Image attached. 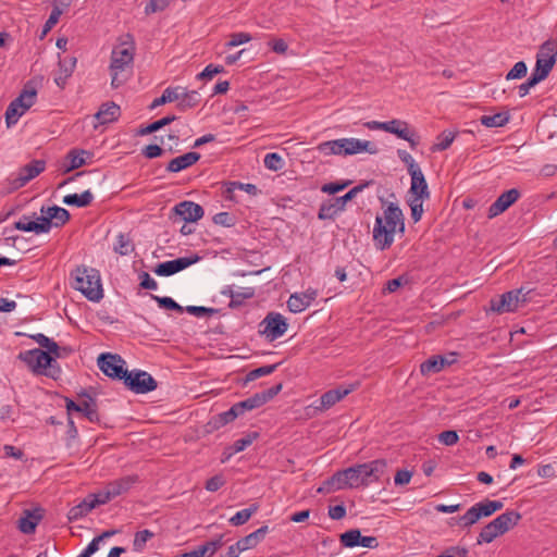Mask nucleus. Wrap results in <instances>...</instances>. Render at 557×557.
<instances>
[{"instance_id":"nucleus-37","label":"nucleus","mask_w":557,"mask_h":557,"mask_svg":"<svg viewBox=\"0 0 557 557\" xmlns=\"http://www.w3.org/2000/svg\"><path fill=\"white\" fill-rule=\"evenodd\" d=\"M509 119L508 112H498L493 115L481 116L480 122L485 127H502L509 122Z\"/></svg>"},{"instance_id":"nucleus-28","label":"nucleus","mask_w":557,"mask_h":557,"mask_svg":"<svg viewBox=\"0 0 557 557\" xmlns=\"http://www.w3.org/2000/svg\"><path fill=\"white\" fill-rule=\"evenodd\" d=\"M120 115V107L114 102H107L100 107L95 114L99 124H107L115 121Z\"/></svg>"},{"instance_id":"nucleus-42","label":"nucleus","mask_w":557,"mask_h":557,"mask_svg":"<svg viewBox=\"0 0 557 557\" xmlns=\"http://www.w3.org/2000/svg\"><path fill=\"white\" fill-rule=\"evenodd\" d=\"M262 405H264V398H260L259 396H257V394H255L253 396L243 401H239L234 406L238 411L239 416H242L244 414L245 411L256 409L258 407H261Z\"/></svg>"},{"instance_id":"nucleus-25","label":"nucleus","mask_w":557,"mask_h":557,"mask_svg":"<svg viewBox=\"0 0 557 557\" xmlns=\"http://www.w3.org/2000/svg\"><path fill=\"white\" fill-rule=\"evenodd\" d=\"M200 159V153L198 152H187L183 156L176 157L172 159L166 166L169 172L177 173L183 171L191 165H194Z\"/></svg>"},{"instance_id":"nucleus-43","label":"nucleus","mask_w":557,"mask_h":557,"mask_svg":"<svg viewBox=\"0 0 557 557\" xmlns=\"http://www.w3.org/2000/svg\"><path fill=\"white\" fill-rule=\"evenodd\" d=\"M256 437H257V434L255 433L252 435H247L245 437H242V438L235 441L234 444L232 445V447L230 448V451L227 454L224 453L225 457L223 458L222 461L227 460L234 454L245 450L248 446H250L252 444V442Z\"/></svg>"},{"instance_id":"nucleus-64","label":"nucleus","mask_w":557,"mask_h":557,"mask_svg":"<svg viewBox=\"0 0 557 557\" xmlns=\"http://www.w3.org/2000/svg\"><path fill=\"white\" fill-rule=\"evenodd\" d=\"M458 440L459 436L457 432L451 430L444 431L438 435V441L446 446L455 445L458 442Z\"/></svg>"},{"instance_id":"nucleus-36","label":"nucleus","mask_w":557,"mask_h":557,"mask_svg":"<svg viewBox=\"0 0 557 557\" xmlns=\"http://www.w3.org/2000/svg\"><path fill=\"white\" fill-rule=\"evenodd\" d=\"M398 157L408 165V171L411 176L412 191L418 189V168H416L414 159L406 150H398Z\"/></svg>"},{"instance_id":"nucleus-16","label":"nucleus","mask_w":557,"mask_h":557,"mask_svg":"<svg viewBox=\"0 0 557 557\" xmlns=\"http://www.w3.org/2000/svg\"><path fill=\"white\" fill-rule=\"evenodd\" d=\"M522 289L510 290L503 294L498 299L491 300V309L497 313L513 312L519 308L520 302L525 301L521 298Z\"/></svg>"},{"instance_id":"nucleus-41","label":"nucleus","mask_w":557,"mask_h":557,"mask_svg":"<svg viewBox=\"0 0 557 557\" xmlns=\"http://www.w3.org/2000/svg\"><path fill=\"white\" fill-rule=\"evenodd\" d=\"M255 296V288L252 287H237L233 296V300L230 301L231 308H237L244 304L246 299H250Z\"/></svg>"},{"instance_id":"nucleus-54","label":"nucleus","mask_w":557,"mask_h":557,"mask_svg":"<svg viewBox=\"0 0 557 557\" xmlns=\"http://www.w3.org/2000/svg\"><path fill=\"white\" fill-rule=\"evenodd\" d=\"M528 67L525 62H517L512 69L506 74L507 81L520 79L527 75Z\"/></svg>"},{"instance_id":"nucleus-53","label":"nucleus","mask_w":557,"mask_h":557,"mask_svg":"<svg viewBox=\"0 0 557 557\" xmlns=\"http://www.w3.org/2000/svg\"><path fill=\"white\" fill-rule=\"evenodd\" d=\"M88 497L90 498V500H92V503H95L96 507L104 505L111 499H113V496H111V492L107 485L99 492L89 494Z\"/></svg>"},{"instance_id":"nucleus-8","label":"nucleus","mask_w":557,"mask_h":557,"mask_svg":"<svg viewBox=\"0 0 557 557\" xmlns=\"http://www.w3.org/2000/svg\"><path fill=\"white\" fill-rule=\"evenodd\" d=\"M557 59V41L556 40H546L536 54V63L533 74L539 78L544 81L553 66L556 63Z\"/></svg>"},{"instance_id":"nucleus-60","label":"nucleus","mask_w":557,"mask_h":557,"mask_svg":"<svg viewBox=\"0 0 557 557\" xmlns=\"http://www.w3.org/2000/svg\"><path fill=\"white\" fill-rule=\"evenodd\" d=\"M170 3V0H149L145 8L146 14L163 11Z\"/></svg>"},{"instance_id":"nucleus-29","label":"nucleus","mask_w":557,"mask_h":557,"mask_svg":"<svg viewBox=\"0 0 557 557\" xmlns=\"http://www.w3.org/2000/svg\"><path fill=\"white\" fill-rule=\"evenodd\" d=\"M94 508H96L95 503H92V500L86 496L79 504L73 506L69 510L67 518L70 521L79 520L87 516Z\"/></svg>"},{"instance_id":"nucleus-50","label":"nucleus","mask_w":557,"mask_h":557,"mask_svg":"<svg viewBox=\"0 0 557 557\" xmlns=\"http://www.w3.org/2000/svg\"><path fill=\"white\" fill-rule=\"evenodd\" d=\"M175 120H176L175 115H166V116H164V117H162V119H160V120L149 124L145 128H143L139 132V134L146 135V134H150V133L157 132V131L161 129L162 127L171 124Z\"/></svg>"},{"instance_id":"nucleus-62","label":"nucleus","mask_w":557,"mask_h":557,"mask_svg":"<svg viewBox=\"0 0 557 557\" xmlns=\"http://www.w3.org/2000/svg\"><path fill=\"white\" fill-rule=\"evenodd\" d=\"M42 348H45V351L53 357V363H55L57 358L64 357V355L61 352V347L51 338H49L48 343Z\"/></svg>"},{"instance_id":"nucleus-14","label":"nucleus","mask_w":557,"mask_h":557,"mask_svg":"<svg viewBox=\"0 0 557 557\" xmlns=\"http://www.w3.org/2000/svg\"><path fill=\"white\" fill-rule=\"evenodd\" d=\"M41 216L38 218L45 226V232L48 233L52 226L59 227L64 225L70 220V212L61 207H41Z\"/></svg>"},{"instance_id":"nucleus-17","label":"nucleus","mask_w":557,"mask_h":557,"mask_svg":"<svg viewBox=\"0 0 557 557\" xmlns=\"http://www.w3.org/2000/svg\"><path fill=\"white\" fill-rule=\"evenodd\" d=\"M356 388L355 384L348 386H338L334 389H330L321 395L318 405L314 406L315 410L326 411L334 405L339 403L343 398L354 392Z\"/></svg>"},{"instance_id":"nucleus-47","label":"nucleus","mask_w":557,"mask_h":557,"mask_svg":"<svg viewBox=\"0 0 557 557\" xmlns=\"http://www.w3.org/2000/svg\"><path fill=\"white\" fill-rule=\"evenodd\" d=\"M36 95L35 89H24L13 101L16 102V104L23 106V109L28 110L35 103Z\"/></svg>"},{"instance_id":"nucleus-59","label":"nucleus","mask_w":557,"mask_h":557,"mask_svg":"<svg viewBox=\"0 0 557 557\" xmlns=\"http://www.w3.org/2000/svg\"><path fill=\"white\" fill-rule=\"evenodd\" d=\"M114 534V531H106L101 535L96 536L91 540V542L84 548L89 555H94L98 549L99 545L104 537Z\"/></svg>"},{"instance_id":"nucleus-2","label":"nucleus","mask_w":557,"mask_h":557,"mask_svg":"<svg viewBox=\"0 0 557 557\" xmlns=\"http://www.w3.org/2000/svg\"><path fill=\"white\" fill-rule=\"evenodd\" d=\"M404 215L398 206L391 202L383 211L382 215H377L373 227V242L377 249L384 250L394 242L397 232H404Z\"/></svg>"},{"instance_id":"nucleus-23","label":"nucleus","mask_w":557,"mask_h":557,"mask_svg":"<svg viewBox=\"0 0 557 557\" xmlns=\"http://www.w3.org/2000/svg\"><path fill=\"white\" fill-rule=\"evenodd\" d=\"M344 156H352L360 152H369L375 154L377 152L376 146L369 140H361L358 138H342Z\"/></svg>"},{"instance_id":"nucleus-33","label":"nucleus","mask_w":557,"mask_h":557,"mask_svg":"<svg viewBox=\"0 0 557 557\" xmlns=\"http://www.w3.org/2000/svg\"><path fill=\"white\" fill-rule=\"evenodd\" d=\"M75 64H76L75 58H71L67 62L66 61L59 62V74L54 78V82L59 87H61V88L64 87L66 79L72 75V73L74 71Z\"/></svg>"},{"instance_id":"nucleus-57","label":"nucleus","mask_w":557,"mask_h":557,"mask_svg":"<svg viewBox=\"0 0 557 557\" xmlns=\"http://www.w3.org/2000/svg\"><path fill=\"white\" fill-rule=\"evenodd\" d=\"M540 82H542V79L532 73L528 81L518 87L519 96L521 98L525 97L529 94L530 89L537 85Z\"/></svg>"},{"instance_id":"nucleus-21","label":"nucleus","mask_w":557,"mask_h":557,"mask_svg":"<svg viewBox=\"0 0 557 557\" xmlns=\"http://www.w3.org/2000/svg\"><path fill=\"white\" fill-rule=\"evenodd\" d=\"M520 197V191L517 188H511L504 191L488 208V218L493 219L505 212L512 206Z\"/></svg>"},{"instance_id":"nucleus-48","label":"nucleus","mask_w":557,"mask_h":557,"mask_svg":"<svg viewBox=\"0 0 557 557\" xmlns=\"http://www.w3.org/2000/svg\"><path fill=\"white\" fill-rule=\"evenodd\" d=\"M277 367H278V363H275V364L263 366V367L257 368L255 370H251L246 375L245 382H251L261 376L270 375L276 370Z\"/></svg>"},{"instance_id":"nucleus-22","label":"nucleus","mask_w":557,"mask_h":557,"mask_svg":"<svg viewBox=\"0 0 557 557\" xmlns=\"http://www.w3.org/2000/svg\"><path fill=\"white\" fill-rule=\"evenodd\" d=\"M91 157V153L84 149H71L64 157L61 163V170L63 173H69L76 170L87 163V159Z\"/></svg>"},{"instance_id":"nucleus-10","label":"nucleus","mask_w":557,"mask_h":557,"mask_svg":"<svg viewBox=\"0 0 557 557\" xmlns=\"http://www.w3.org/2000/svg\"><path fill=\"white\" fill-rule=\"evenodd\" d=\"M125 361L119 355L102 354L98 358L100 370L112 379L125 380L128 371L124 369Z\"/></svg>"},{"instance_id":"nucleus-63","label":"nucleus","mask_w":557,"mask_h":557,"mask_svg":"<svg viewBox=\"0 0 557 557\" xmlns=\"http://www.w3.org/2000/svg\"><path fill=\"white\" fill-rule=\"evenodd\" d=\"M223 72V66L209 64L197 75L198 79H211L214 75Z\"/></svg>"},{"instance_id":"nucleus-7","label":"nucleus","mask_w":557,"mask_h":557,"mask_svg":"<svg viewBox=\"0 0 557 557\" xmlns=\"http://www.w3.org/2000/svg\"><path fill=\"white\" fill-rule=\"evenodd\" d=\"M17 358L35 374H44L55 379L57 374L60 373V369L54 367L53 357L39 348L21 351Z\"/></svg>"},{"instance_id":"nucleus-35","label":"nucleus","mask_w":557,"mask_h":557,"mask_svg":"<svg viewBox=\"0 0 557 557\" xmlns=\"http://www.w3.org/2000/svg\"><path fill=\"white\" fill-rule=\"evenodd\" d=\"M317 150L323 156H344L342 138L323 141L317 146Z\"/></svg>"},{"instance_id":"nucleus-39","label":"nucleus","mask_w":557,"mask_h":557,"mask_svg":"<svg viewBox=\"0 0 557 557\" xmlns=\"http://www.w3.org/2000/svg\"><path fill=\"white\" fill-rule=\"evenodd\" d=\"M39 516H36L33 512L26 511V516L20 518L18 520V529L24 534H32L35 532V529L39 522Z\"/></svg>"},{"instance_id":"nucleus-19","label":"nucleus","mask_w":557,"mask_h":557,"mask_svg":"<svg viewBox=\"0 0 557 557\" xmlns=\"http://www.w3.org/2000/svg\"><path fill=\"white\" fill-rule=\"evenodd\" d=\"M318 297V290L314 288H307L301 293H294L287 300V307L290 312L299 313L305 311Z\"/></svg>"},{"instance_id":"nucleus-4","label":"nucleus","mask_w":557,"mask_h":557,"mask_svg":"<svg viewBox=\"0 0 557 557\" xmlns=\"http://www.w3.org/2000/svg\"><path fill=\"white\" fill-rule=\"evenodd\" d=\"M135 48L133 45L121 44L111 53V86L121 87L127 79L133 65Z\"/></svg>"},{"instance_id":"nucleus-52","label":"nucleus","mask_w":557,"mask_h":557,"mask_svg":"<svg viewBox=\"0 0 557 557\" xmlns=\"http://www.w3.org/2000/svg\"><path fill=\"white\" fill-rule=\"evenodd\" d=\"M151 298L154 299L161 308H165L169 310H175L178 312H183L185 309L181 305H178L174 299H172L171 297H166V296L160 297L157 295H151Z\"/></svg>"},{"instance_id":"nucleus-55","label":"nucleus","mask_w":557,"mask_h":557,"mask_svg":"<svg viewBox=\"0 0 557 557\" xmlns=\"http://www.w3.org/2000/svg\"><path fill=\"white\" fill-rule=\"evenodd\" d=\"M223 545V536L220 535L218 539L209 541L205 543L203 545H200L199 548L202 552V555H213L219 548H221Z\"/></svg>"},{"instance_id":"nucleus-45","label":"nucleus","mask_w":557,"mask_h":557,"mask_svg":"<svg viewBox=\"0 0 557 557\" xmlns=\"http://www.w3.org/2000/svg\"><path fill=\"white\" fill-rule=\"evenodd\" d=\"M257 509L258 507L253 505L249 508L237 511L233 517L230 518V523L235 527L245 524L257 511Z\"/></svg>"},{"instance_id":"nucleus-20","label":"nucleus","mask_w":557,"mask_h":557,"mask_svg":"<svg viewBox=\"0 0 557 557\" xmlns=\"http://www.w3.org/2000/svg\"><path fill=\"white\" fill-rule=\"evenodd\" d=\"M172 212L185 222H197L203 216L205 213L200 205L189 200H185L175 205L172 209Z\"/></svg>"},{"instance_id":"nucleus-61","label":"nucleus","mask_w":557,"mask_h":557,"mask_svg":"<svg viewBox=\"0 0 557 557\" xmlns=\"http://www.w3.org/2000/svg\"><path fill=\"white\" fill-rule=\"evenodd\" d=\"M184 310L196 317L212 315L216 313L215 309L202 306H187Z\"/></svg>"},{"instance_id":"nucleus-26","label":"nucleus","mask_w":557,"mask_h":557,"mask_svg":"<svg viewBox=\"0 0 557 557\" xmlns=\"http://www.w3.org/2000/svg\"><path fill=\"white\" fill-rule=\"evenodd\" d=\"M180 97L177 99V108L181 111H186L196 107L200 102V95L196 90H187V88L181 86V92H177Z\"/></svg>"},{"instance_id":"nucleus-24","label":"nucleus","mask_w":557,"mask_h":557,"mask_svg":"<svg viewBox=\"0 0 557 557\" xmlns=\"http://www.w3.org/2000/svg\"><path fill=\"white\" fill-rule=\"evenodd\" d=\"M455 361V354H450L448 357L436 355L420 364V372L422 374L438 373L445 367L453 364Z\"/></svg>"},{"instance_id":"nucleus-3","label":"nucleus","mask_w":557,"mask_h":557,"mask_svg":"<svg viewBox=\"0 0 557 557\" xmlns=\"http://www.w3.org/2000/svg\"><path fill=\"white\" fill-rule=\"evenodd\" d=\"M72 286L88 300L99 301L103 297L99 271L85 265L77 267L72 273Z\"/></svg>"},{"instance_id":"nucleus-31","label":"nucleus","mask_w":557,"mask_h":557,"mask_svg":"<svg viewBox=\"0 0 557 557\" xmlns=\"http://www.w3.org/2000/svg\"><path fill=\"white\" fill-rule=\"evenodd\" d=\"M94 200L92 193L87 189L82 194H70L63 197V203L67 206H75L78 208H84L89 206Z\"/></svg>"},{"instance_id":"nucleus-27","label":"nucleus","mask_w":557,"mask_h":557,"mask_svg":"<svg viewBox=\"0 0 557 557\" xmlns=\"http://www.w3.org/2000/svg\"><path fill=\"white\" fill-rule=\"evenodd\" d=\"M269 533V527L262 525L261 528L257 529L256 531L251 532L250 534L242 537L238 540L240 546L243 547L244 552L248 549H252L257 547L264 539L265 535Z\"/></svg>"},{"instance_id":"nucleus-58","label":"nucleus","mask_w":557,"mask_h":557,"mask_svg":"<svg viewBox=\"0 0 557 557\" xmlns=\"http://www.w3.org/2000/svg\"><path fill=\"white\" fill-rule=\"evenodd\" d=\"M407 202L410 207L412 219L414 220V222H418V189L416 190V193H413L412 185L410 186V189L408 191Z\"/></svg>"},{"instance_id":"nucleus-32","label":"nucleus","mask_w":557,"mask_h":557,"mask_svg":"<svg viewBox=\"0 0 557 557\" xmlns=\"http://www.w3.org/2000/svg\"><path fill=\"white\" fill-rule=\"evenodd\" d=\"M383 131L397 135L399 138L406 139L413 144L411 139L410 132L407 128L406 123L399 120H392L388 122H384Z\"/></svg>"},{"instance_id":"nucleus-11","label":"nucleus","mask_w":557,"mask_h":557,"mask_svg":"<svg viewBox=\"0 0 557 557\" xmlns=\"http://www.w3.org/2000/svg\"><path fill=\"white\" fill-rule=\"evenodd\" d=\"M260 331L268 339L275 341L282 337L287 331L286 319L277 312H270L260 323Z\"/></svg>"},{"instance_id":"nucleus-46","label":"nucleus","mask_w":557,"mask_h":557,"mask_svg":"<svg viewBox=\"0 0 557 557\" xmlns=\"http://www.w3.org/2000/svg\"><path fill=\"white\" fill-rule=\"evenodd\" d=\"M153 536L154 534L149 530H141L136 532L133 540V549L137 553L143 552L147 542Z\"/></svg>"},{"instance_id":"nucleus-40","label":"nucleus","mask_w":557,"mask_h":557,"mask_svg":"<svg viewBox=\"0 0 557 557\" xmlns=\"http://www.w3.org/2000/svg\"><path fill=\"white\" fill-rule=\"evenodd\" d=\"M26 109H23V106L16 104V102L12 101L5 111V122L7 126L11 127L15 125L18 119L26 112Z\"/></svg>"},{"instance_id":"nucleus-6","label":"nucleus","mask_w":557,"mask_h":557,"mask_svg":"<svg viewBox=\"0 0 557 557\" xmlns=\"http://www.w3.org/2000/svg\"><path fill=\"white\" fill-rule=\"evenodd\" d=\"M503 507L504 504L499 500L484 499L471 506L462 516L451 518L449 524L469 529L480 519L491 517Z\"/></svg>"},{"instance_id":"nucleus-49","label":"nucleus","mask_w":557,"mask_h":557,"mask_svg":"<svg viewBox=\"0 0 557 557\" xmlns=\"http://www.w3.org/2000/svg\"><path fill=\"white\" fill-rule=\"evenodd\" d=\"M263 163L264 166L271 171H280L284 166L283 158L276 152L267 153Z\"/></svg>"},{"instance_id":"nucleus-30","label":"nucleus","mask_w":557,"mask_h":557,"mask_svg":"<svg viewBox=\"0 0 557 557\" xmlns=\"http://www.w3.org/2000/svg\"><path fill=\"white\" fill-rule=\"evenodd\" d=\"M136 476H124L107 484L113 498L128 492L136 482Z\"/></svg>"},{"instance_id":"nucleus-13","label":"nucleus","mask_w":557,"mask_h":557,"mask_svg":"<svg viewBox=\"0 0 557 557\" xmlns=\"http://www.w3.org/2000/svg\"><path fill=\"white\" fill-rule=\"evenodd\" d=\"M67 414L72 416L73 412L81 413L90 422L99 421V416L97 411V405L95 399L89 396H83L79 398L78 403L65 398Z\"/></svg>"},{"instance_id":"nucleus-12","label":"nucleus","mask_w":557,"mask_h":557,"mask_svg":"<svg viewBox=\"0 0 557 557\" xmlns=\"http://www.w3.org/2000/svg\"><path fill=\"white\" fill-rule=\"evenodd\" d=\"M125 385L137 394H146L157 388L156 380L146 371L128 372L124 380Z\"/></svg>"},{"instance_id":"nucleus-38","label":"nucleus","mask_w":557,"mask_h":557,"mask_svg":"<svg viewBox=\"0 0 557 557\" xmlns=\"http://www.w3.org/2000/svg\"><path fill=\"white\" fill-rule=\"evenodd\" d=\"M177 92H181V86H175V87H168L163 90L161 97L159 98H156L150 108L151 109H154L157 107H160V106H163L168 102H174V101H177V99L180 98L177 96Z\"/></svg>"},{"instance_id":"nucleus-5","label":"nucleus","mask_w":557,"mask_h":557,"mask_svg":"<svg viewBox=\"0 0 557 557\" xmlns=\"http://www.w3.org/2000/svg\"><path fill=\"white\" fill-rule=\"evenodd\" d=\"M521 519V513L516 510H507L494 520L485 524L476 537V544L492 543L496 537L515 528Z\"/></svg>"},{"instance_id":"nucleus-9","label":"nucleus","mask_w":557,"mask_h":557,"mask_svg":"<svg viewBox=\"0 0 557 557\" xmlns=\"http://www.w3.org/2000/svg\"><path fill=\"white\" fill-rule=\"evenodd\" d=\"M45 168L46 163L42 160H34L30 163L24 165L18 170L17 173H13L8 177V190L13 191L25 186L29 181L44 172Z\"/></svg>"},{"instance_id":"nucleus-34","label":"nucleus","mask_w":557,"mask_h":557,"mask_svg":"<svg viewBox=\"0 0 557 557\" xmlns=\"http://www.w3.org/2000/svg\"><path fill=\"white\" fill-rule=\"evenodd\" d=\"M14 227L23 232H35L36 234L46 233L41 221L38 219L37 221H32L26 215H23L17 222H15Z\"/></svg>"},{"instance_id":"nucleus-56","label":"nucleus","mask_w":557,"mask_h":557,"mask_svg":"<svg viewBox=\"0 0 557 557\" xmlns=\"http://www.w3.org/2000/svg\"><path fill=\"white\" fill-rule=\"evenodd\" d=\"M251 36L248 33H235L231 35V39L226 42L227 48H234L243 44L249 42Z\"/></svg>"},{"instance_id":"nucleus-51","label":"nucleus","mask_w":557,"mask_h":557,"mask_svg":"<svg viewBox=\"0 0 557 557\" xmlns=\"http://www.w3.org/2000/svg\"><path fill=\"white\" fill-rule=\"evenodd\" d=\"M114 250L121 256H127L134 250V246L132 245L128 237H126L124 234H120L116 238Z\"/></svg>"},{"instance_id":"nucleus-44","label":"nucleus","mask_w":557,"mask_h":557,"mask_svg":"<svg viewBox=\"0 0 557 557\" xmlns=\"http://www.w3.org/2000/svg\"><path fill=\"white\" fill-rule=\"evenodd\" d=\"M456 134L450 131H444L436 137V141L433 144L432 151L446 150L455 139Z\"/></svg>"},{"instance_id":"nucleus-1","label":"nucleus","mask_w":557,"mask_h":557,"mask_svg":"<svg viewBox=\"0 0 557 557\" xmlns=\"http://www.w3.org/2000/svg\"><path fill=\"white\" fill-rule=\"evenodd\" d=\"M386 469V461L376 459L337 471L326 482L333 490L358 488L368 486L381 479Z\"/></svg>"},{"instance_id":"nucleus-15","label":"nucleus","mask_w":557,"mask_h":557,"mask_svg":"<svg viewBox=\"0 0 557 557\" xmlns=\"http://www.w3.org/2000/svg\"><path fill=\"white\" fill-rule=\"evenodd\" d=\"M200 258L197 255H190L187 257H181L174 260L159 263L153 272L159 276H171L177 272H181L188 267L198 262Z\"/></svg>"},{"instance_id":"nucleus-18","label":"nucleus","mask_w":557,"mask_h":557,"mask_svg":"<svg viewBox=\"0 0 557 557\" xmlns=\"http://www.w3.org/2000/svg\"><path fill=\"white\" fill-rule=\"evenodd\" d=\"M341 543L345 547L362 546L367 548H376L379 546L377 539L375 536H363L360 530L351 529L341 534Z\"/></svg>"}]
</instances>
